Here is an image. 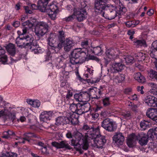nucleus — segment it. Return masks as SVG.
Returning a JSON list of instances; mask_svg holds the SVG:
<instances>
[{
  "mask_svg": "<svg viewBox=\"0 0 157 157\" xmlns=\"http://www.w3.org/2000/svg\"><path fill=\"white\" fill-rule=\"evenodd\" d=\"M144 101L148 106L157 107V98L154 96L148 95L145 98Z\"/></svg>",
  "mask_w": 157,
  "mask_h": 157,
  "instance_id": "12",
  "label": "nucleus"
},
{
  "mask_svg": "<svg viewBox=\"0 0 157 157\" xmlns=\"http://www.w3.org/2000/svg\"><path fill=\"white\" fill-rule=\"evenodd\" d=\"M87 51L88 55L94 54L96 55L100 56L101 55L103 52L101 48L99 46L95 47H91L89 48Z\"/></svg>",
  "mask_w": 157,
  "mask_h": 157,
  "instance_id": "17",
  "label": "nucleus"
},
{
  "mask_svg": "<svg viewBox=\"0 0 157 157\" xmlns=\"http://www.w3.org/2000/svg\"><path fill=\"white\" fill-rule=\"evenodd\" d=\"M86 138L84 139L83 140V141H81V144L79 146V148H77V151H79L80 150L81 148L82 147L83 149L85 150H87L88 147V140H90V138L86 137Z\"/></svg>",
  "mask_w": 157,
  "mask_h": 157,
  "instance_id": "27",
  "label": "nucleus"
},
{
  "mask_svg": "<svg viewBox=\"0 0 157 157\" xmlns=\"http://www.w3.org/2000/svg\"><path fill=\"white\" fill-rule=\"evenodd\" d=\"M135 57L139 61H142L145 60L146 55L142 52H138L135 55Z\"/></svg>",
  "mask_w": 157,
  "mask_h": 157,
  "instance_id": "36",
  "label": "nucleus"
},
{
  "mask_svg": "<svg viewBox=\"0 0 157 157\" xmlns=\"http://www.w3.org/2000/svg\"><path fill=\"white\" fill-rule=\"evenodd\" d=\"M0 61L4 63L7 61V57L6 55H4L0 58Z\"/></svg>",
  "mask_w": 157,
  "mask_h": 157,
  "instance_id": "60",
  "label": "nucleus"
},
{
  "mask_svg": "<svg viewBox=\"0 0 157 157\" xmlns=\"http://www.w3.org/2000/svg\"><path fill=\"white\" fill-rule=\"evenodd\" d=\"M90 139L93 140L94 146H96L98 148H102L103 145L106 142L105 137L101 135L100 132L99 135Z\"/></svg>",
  "mask_w": 157,
  "mask_h": 157,
  "instance_id": "10",
  "label": "nucleus"
},
{
  "mask_svg": "<svg viewBox=\"0 0 157 157\" xmlns=\"http://www.w3.org/2000/svg\"><path fill=\"white\" fill-rule=\"evenodd\" d=\"M6 117H8L13 122L15 120L16 118L15 114L14 113H10L9 111V113H8V114Z\"/></svg>",
  "mask_w": 157,
  "mask_h": 157,
  "instance_id": "49",
  "label": "nucleus"
},
{
  "mask_svg": "<svg viewBox=\"0 0 157 157\" xmlns=\"http://www.w3.org/2000/svg\"><path fill=\"white\" fill-rule=\"evenodd\" d=\"M27 103L33 107H39L40 105V101L38 100H33L31 99H27Z\"/></svg>",
  "mask_w": 157,
  "mask_h": 157,
  "instance_id": "29",
  "label": "nucleus"
},
{
  "mask_svg": "<svg viewBox=\"0 0 157 157\" xmlns=\"http://www.w3.org/2000/svg\"><path fill=\"white\" fill-rule=\"evenodd\" d=\"M135 79L137 80L139 82L143 83L145 81V78L142 75L140 72L136 73L134 75Z\"/></svg>",
  "mask_w": 157,
  "mask_h": 157,
  "instance_id": "32",
  "label": "nucleus"
},
{
  "mask_svg": "<svg viewBox=\"0 0 157 157\" xmlns=\"http://www.w3.org/2000/svg\"><path fill=\"white\" fill-rule=\"evenodd\" d=\"M90 4V2L89 0H83V2L81 3V5H82L84 7L89 5Z\"/></svg>",
  "mask_w": 157,
  "mask_h": 157,
  "instance_id": "57",
  "label": "nucleus"
},
{
  "mask_svg": "<svg viewBox=\"0 0 157 157\" xmlns=\"http://www.w3.org/2000/svg\"><path fill=\"white\" fill-rule=\"evenodd\" d=\"M57 7L54 4L50 5L46 10L47 12L57 13Z\"/></svg>",
  "mask_w": 157,
  "mask_h": 157,
  "instance_id": "38",
  "label": "nucleus"
},
{
  "mask_svg": "<svg viewBox=\"0 0 157 157\" xmlns=\"http://www.w3.org/2000/svg\"><path fill=\"white\" fill-rule=\"evenodd\" d=\"M89 42L88 40L87 39L83 40L81 42V45L82 49H85V52L87 53L88 55V50L89 49Z\"/></svg>",
  "mask_w": 157,
  "mask_h": 157,
  "instance_id": "34",
  "label": "nucleus"
},
{
  "mask_svg": "<svg viewBox=\"0 0 157 157\" xmlns=\"http://www.w3.org/2000/svg\"><path fill=\"white\" fill-rule=\"evenodd\" d=\"M65 51H69L75 45V43L70 38H67L63 44Z\"/></svg>",
  "mask_w": 157,
  "mask_h": 157,
  "instance_id": "16",
  "label": "nucleus"
},
{
  "mask_svg": "<svg viewBox=\"0 0 157 157\" xmlns=\"http://www.w3.org/2000/svg\"><path fill=\"white\" fill-rule=\"evenodd\" d=\"M9 113V111L7 109H4V110H2L0 111V116H7Z\"/></svg>",
  "mask_w": 157,
  "mask_h": 157,
  "instance_id": "56",
  "label": "nucleus"
},
{
  "mask_svg": "<svg viewBox=\"0 0 157 157\" xmlns=\"http://www.w3.org/2000/svg\"><path fill=\"white\" fill-rule=\"evenodd\" d=\"M66 136L67 138L69 139H71L73 137L71 132L70 131L68 130L67 131V132L66 133Z\"/></svg>",
  "mask_w": 157,
  "mask_h": 157,
  "instance_id": "62",
  "label": "nucleus"
},
{
  "mask_svg": "<svg viewBox=\"0 0 157 157\" xmlns=\"http://www.w3.org/2000/svg\"><path fill=\"white\" fill-rule=\"evenodd\" d=\"M126 63L127 64L132 63L134 62V58L131 56H128L124 58Z\"/></svg>",
  "mask_w": 157,
  "mask_h": 157,
  "instance_id": "45",
  "label": "nucleus"
},
{
  "mask_svg": "<svg viewBox=\"0 0 157 157\" xmlns=\"http://www.w3.org/2000/svg\"><path fill=\"white\" fill-rule=\"evenodd\" d=\"M150 122L147 121L143 120L140 123L141 129L142 130H144L146 129L147 128L149 127Z\"/></svg>",
  "mask_w": 157,
  "mask_h": 157,
  "instance_id": "35",
  "label": "nucleus"
},
{
  "mask_svg": "<svg viewBox=\"0 0 157 157\" xmlns=\"http://www.w3.org/2000/svg\"><path fill=\"white\" fill-rule=\"evenodd\" d=\"M52 145L57 148H65L69 149H71L70 146L65 140L61 141L59 143L53 142L52 143Z\"/></svg>",
  "mask_w": 157,
  "mask_h": 157,
  "instance_id": "19",
  "label": "nucleus"
},
{
  "mask_svg": "<svg viewBox=\"0 0 157 157\" xmlns=\"http://www.w3.org/2000/svg\"><path fill=\"white\" fill-rule=\"evenodd\" d=\"M75 17H76L78 21H82L86 18L87 13L84 9L80 10L74 12Z\"/></svg>",
  "mask_w": 157,
  "mask_h": 157,
  "instance_id": "14",
  "label": "nucleus"
},
{
  "mask_svg": "<svg viewBox=\"0 0 157 157\" xmlns=\"http://www.w3.org/2000/svg\"><path fill=\"white\" fill-rule=\"evenodd\" d=\"M75 17L74 13L72 15H70L67 17H65L64 18V20L66 21H69L73 20Z\"/></svg>",
  "mask_w": 157,
  "mask_h": 157,
  "instance_id": "54",
  "label": "nucleus"
},
{
  "mask_svg": "<svg viewBox=\"0 0 157 157\" xmlns=\"http://www.w3.org/2000/svg\"><path fill=\"white\" fill-rule=\"evenodd\" d=\"M82 129L86 131L85 137L90 138H93L95 137L99 134V126L94 127H90L87 124H84L82 127Z\"/></svg>",
  "mask_w": 157,
  "mask_h": 157,
  "instance_id": "6",
  "label": "nucleus"
},
{
  "mask_svg": "<svg viewBox=\"0 0 157 157\" xmlns=\"http://www.w3.org/2000/svg\"><path fill=\"white\" fill-rule=\"evenodd\" d=\"M134 42V45L137 47L142 46L147 47L146 41L144 40H137Z\"/></svg>",
  "mask_w": 157,
  "mask_h": 157,
  "instance_id": "37",
  "label": "nucleus"
},
{
  "mask_svg": "<svg viewBox=\"0 0 157 157\" xmlns=\"http://www.w3.org/2000/svg\"><path fill=\"white\" fill-rule=\"evenodd\" d=\"M6 49L9 54L13 56L16 54V50L15 45L12 43H9L6 47Z\"/></svg>",
  "mask_w": 157,
  "mask_h": 157,
  "instance_id": "24",
  "label": "nucleus"
},
{
  "mask_svg": "<svg viewBox=\"0 0 157 157\" xmlns=\"http://www.w3.org/2000/svg\"><path fill=\"white\" fill-rule=\"evenodd\" d=\"M74 136L76 139L78 141H79L81 142V141H83V137L82 134L78 132H75Z\"/></svg>",
  "mask_w": 157,
  "mask_h": 157,
  "instance_id": "39",
  "label": "nucleus"
},
{
  "mask_svg": "<svg viewBox=\"0 0 157 157\" xmlns=\"http://www.w3.org/2000/svg\"><path fill=\"white\" fill-rule=\"evenodd\" d=\"M107 13L105 16V17L109 20H112L117 15V8L116 6H113L110 4H107Z\"/></svg>",
  "mask_w": 157,
  "mask_h": 157,
  "instance_id": "8",
  "label": "nucleus"
},
{
  "mask_svg": "<svg viewBox=\"0 0 157 157\" xmlns=\"http://www.w3.org/2000/svg\"><path fill=\"white\" fill-rule=\"evenodd\" d=\"M107 57L110 59H112L116 55V50L113 48H110L107 50L105 52Z\"/></svg>",
  "mask_w": 157,
  "mask_h": 157,
  "instance_id": "28",
  "label": "nucleus"
},
{
  "mask_svg": "<svg viewBox=\"0 0 157 157\" xmlns=\"http://www.w3.org/2000/svg\"><path fill=\"white\" fill-rule=\"evenodd\" d=\"M146 116L153 121L157 122V109H148L146 112Z\"/></svg>",
  "mask_w": 157,
  "mask_h": 157,
  "instance_id": "13",
  "label": "nucleus"
},
{
  "mask_svg": "<svg viewBox=\"0 0 157 157\" xmlns=\"http://www.w3.org/2000/svg\"><path fill=\"white\" fill-rule=\"evenodd\" d=\"M124 67V65L121 63H116L112 66V68L115 72L121 71Z\"/></svg>",
  "mask_w": 157,
  "mask_h": 157,
  "instance_id": "26",
  "label": "nucleus"
},
{
  "mask_svg": "<svg viewBox=\"0 0 157 157\" xmlns=\"http://www.w3.org/2000/svg\"><path fill=\"white\" fill-rule=\"evenodd\" d=\"M24 8L25 10V13L26 14H31L33 13L32 11L29 10L28 6H24Z\"/></svg>",
  "mask_w": 157,
  "mask_h": 157,
  "instance_id": "61",
  "label": "nucleus"
},
{
  "mask_svg": "<svg viewBox=\"0 0 157 157\" xmlns=\"http://www.w3.org/2000/svg\"><path fill=\"white\" fill-rule=\"evenodd\" d=\"M103 104L104 106L106 107L108 106L110 104V101H109V98L106 97L103 99Z\"/></svg>",
  "mask_w": 157,
  "mask_h": 157,
  "instance_id": "48",
  "label": "nucleus"
},
{
  "mask_svg": "<svg viewBox=\"0 0 157 157\" xmlns=\"http://www.w3.org/2000/svg\"><path fill=\"white\" fill-rule=\"evenodd\" d=\"M79 115L80 114L75 112L69 113L67 117L69 119V123L70 122L72 124H78V123Z\"/></svg>",
  "mask_w": 157,
  "mask_h": 157,
  "instance_id": "15",
  "label": "nucleus"
},
{
  "mask_svg": "<svg viewBox=\"0 0 157 157\" xmlns=\"http://www.w3.org/2000/svg\"><path fill=\"white\" fill-rule=\"evenodd\" d=\"M31 7L32 8V9L33 10H40V11H41L42 12H44V11H42V8L40 6V5L38 4V5L37 6H36L35 4H32L31 5Z\"/></svg>",
  "mask_w": 157,
  "mask_h": 157,
  "instance_id": "51",
  "label": "nucleus"
},
{
  "mask_svg": "<svg viewBox=\"0 0 157 157\" xmlns=\"http://www.w3.org/2000/svg\"><path fill=\"white\" fill-rule=\"evenodd\" d=\"M51 52L50 51H48L46 55L45 61H48L51 58V56H50Z\"/></svg>",
  "mask_w": 157,
  "mask_h": 157,
  "instance_id": "63",
  "label": "nucleus"
},
{
  "mask_svg": "<svg viewBox=\"0 0 157 157\" xmlns=\"http://www.w3.org/2000/svg\"><path fill=\"white\" fill-rule=\"evenodd\" d=\"M148 75L152 79L155 78L157 80V72L153 70L150 71L148 73Z\"/></svg>",
  "mask_w": 157,
  "mask_h": 157,
  "instance_id": "42",
  "label": "nucleus"
},
{
  "mask_svg": "<svg viewBox=\"0 0 157 157\" xmlns=\"http://www.w3.org/2000/svg\"><path fill=\"white\" fill-rule=\"evenodd\" d=\"M105 0H95L94 3V10L95 12L98 14H100L103 17H105L104 11L107 5H106Z\"/></svg>",
  "mask_w": 157,
  "mask_h": 157,
  "instance_id": "5",
  "label": "nucleus"
},
{
  "mask_svg": "<svg viewBox=\"0 0 157 157\" xmlns=\"http://www.w3.org/2000/svg\"><path fill=\"white\" fill-rule=\"evenodd\" d=\"M122 115L125 119H129L131 118V113L130 111L123 113Z\"/></svg>",
  "mask_w": 157,
  "mask_h": 157,
  "instance_id": "50",
  "label": "nucleus"
},
{
  "mask_svg": "<svg viewBox=\"0 0 157 157\" xmlns=\"http://www.w3.org/2000/svg\"><path fill=\"white\" fill-rule=\"evenodd\" d=\"M70 62L72 64L82 63L86 60L87 55L85 51L74 50L71 53Z\"/></svg>",
  "mask_w": 157,
  "mask_h": 157,
  "instance_id": "2",
  "label": "nucleus"
},
{
  "mask_svg": "<svg viewBox=\"0 0 157 157\" xmlns=\"http://www.w3.org/2000/svg\"><path fill=\"white\" fill-rule=\"evenodd\" d=\"M16 43L18 46L21 48H27L28 46H30V48L31 49L33 46L37 47V46H38L36 41H34L33 38L29 35L21 38L17 37L16 40Z\"/></svg>",
  "mask_w": 157,
  "mask_h": 157,
  "instance_id": "3",
  "label": "nucleus"
},
{
  "mask_svg": "<svg viewBox=\"0 0 157 157\" xmlns=\"http://www.w3.org/2000/svg\"><path fill=\"white\" fill-rule=\"evenodd\" d=\"M74 98L79 102H86L89 101L91 95L89 92L86 91L81 92L78 94H76L74 95Z\"/></svg>",
  "mask_w": 157,
  "mask_h": 157,
  "instance_id": "9",
  "label": "nucleus"
},
{
  "mask_svg": "<svg viewBox=\"0 0 157 157\" xmlns=\"http://www.w3.org/2000/svg\"><path fill=\"white\" fill-rule=\"evenodd\" d=\"M154 130L153 129H151L149 130L147 132V136L148 138L153 139L155 138V136L154 135Z\"/></svg>",
  "mask_w": 157,
  "mask_h": 157,
  "instance_id": "43",
  "label": "nucleus"
},
{
  "mask_svg": "<svg viewBox=\"0 0 157 157\" xmlns=\"http://www.w3.org/2000/svg\"><path fill=\"white\" fill-rule=\"evenodd\" d=\"M48 13V15L52 19V20H54L55 19L56 17V14L57 13H54V12H47Z\"/></svg>",
  "mask_w": 157,
  "mask_h": 157,
  "instance_id": "55",
  "label": "nucleus"
},
{
  "mask_svg": "<svg viewBox=\"0 0 157 157\" xmlns=\"http://www.w3.org/2000/svg\"><path fill=\"white\" fill-rule=\"evenodd\" d=\"M34 24V22L32 20H28L25 22L22 23L23 26L27 27L28 28H31Z\"/></svg>",
  "mask_w": 157,
  "mask_h": 157,
  "instance_id": "40",
  "label": "nucleus"
},
{
  "mask_svg": "<svg viewBox=\"0 0 157 157\" xmlns=\"http://www.w3.org/2000/svg\"><path fill=\"white\" fill-rule=\"evenodd\" d=\"M154 49H152L151 47L150 49L151 52L150 53V56L152 58H154L157 60V50Z\"/></svg>",
  "mask_w": 157,
  "mask_h": 157,
  "instance_id": "44",
  "label": "nucleus"
},
{
  "mask_svg": "<svg viewBox=\"0 0 157 157\" xmlns=\"http://www.w3.org/2000/svg\"><path fill=\"white\" fill-rule=\"evenodd\" d=\"M113 142L118 145H122L124 140V137L122 133H115L113 138Z\"/></svg>",
  "mask_w": 157,
  "mask_h": 157,
  "instance_id": "11",
  "label": "nucleus"
},
{
  "mask_svg": "<svg viewBox=\"0 0 157 157\" xmlns=\"http://www.w3.org/2000/svg\"><path fill=\"white\" fill-rule=\"evenodd\" d=\"M137 138L136 135L134 134L129 136L127 142L128 145L129 147H132L134 145L135 142L137 140Z\"/></svg>",
  "mask_w": 157,
  "mask_h": 157,
  "instance_id": "23",
  "label": "nucleus"
},
{
  "mask_svg": "<svg viewBox=\"0 0 157 157\" xmlns=\"http://www.w3.org/2000/svg\"><path fill=\"white\" fill-rule=\"evenodd\" d=\"M49 0H39L38 3L41 7L42 11L44 12L46 10V7Z\"/></svg>",
  "mask_w": 157,
  "mask_h": 157,
  "instance_id": "33",
  "label": "nucleus"
},
{
  "mask_svg": "<svg viewBox=\"0 0 157 157\" xmlns=\"http://www.w3.org/2000/svg\"><path fill=\"white\" fill-rule=\"evenodd\" d=\"M81 143L79 141L76 140H74L72 139L71 140V145L74 146L77 149V148H79V146L81 145Z\"/></svg>",
  "mask_w": 157,
  "mask_h": 157,
  "instance_id": "46",
  "label": "nucleus"
},
{
  "mask_svg": "<svg viewBox=\"0 0 157 157\" xmlns=\"http://www.w3.org/2000/svg\"><path fill=\"white\" fill-rule=\"evenodd\" d=\"M33 52L35 54H38L42 53L44 51L43 49L41 48H34L32 49Z\"/></svg>",
  "mask_w": 157,
  "mask_h": 157,
  "instance_id": "53",
  "label": "nucleus"
},
{
  "mask_svg": "<svg viewBox=\"0 0 157 157\" xmlns=\"http://www.w3.org/2000/svg\"><path fill=\"white\" fill-rule=\"evenodd\" d=\"M139 143L142 146L146 145L148 141L147 136L146 134L141 133L136 135Z\"/></svg>",
  "mask_w": 157,
  "mask_h": 157,
  "instance_id": "20",
  "label": "nucleus"
},
{
  "mask_svg": "<svg viewBox=\"0 0 157 157\" xmlns=\"http://www.w3.org/2000/svg\"><path fill=\"white\" fill-rule=\"evenodd\" d=\"M126 11V8L124 7H120L119 10V13H117L118 14L120 15L123 14Z\"/></svg>",
  "mask_w": 157,
  "mask_h": 157,
  "instance_id": "59",
  "label": "nucleus"
},
{
  "mask_svg": "<svg viewBox=\"0 0 157 157\" xmlns=\"http://www.w3.org/2000/svg\"><path fill=\"white\" fill-rule=\"evenodd\" d=\"M128 105L130 107V108L131 109L132 111L135 112H137L138 107L137 106V105H135L133 103H132V102H130L129 103Z\"/></svg>",
  "mask_w": 157,
  "mask_h": 157,
  "instance_id": "47",
  "label": "nucleus"
},
{
  "mask_svg": "<svg viewBox=\"0 0 157 157\" xmlns=\"http://www.w3.org/2000/svg\"><path fill=\"white\" fill-rule=\"evenodd\" d=\"M125 78V76L124 74H120L114 76V81L116 83H121L124 81Z\"/></svg>",
  "mask_w": 157,
  "mask_h": 157,
  "instance_id": "31",
  "label": "nucleus"
},
{
  "mask_svg": "<svg viewBox=\"0 0 157 157\" xmlns=\"http://www.w3.org/2000/svg\"><path fill=\"white\" fill-rule=\"evenodd\" d=\"M101 126L109 132H113L117 128L116 125L109 118L104 120L101 123Z\"/></svg>",
  "mask_w": 157,
  "mask_h": 157,
  "instance_id": "7",
  "label": "nucleus"
},
{
  "mask_svg": "<svg viewBox=\"0 0 157 157\" xmlns=\"http://www.w3.org/2000/svg\"><path fill=\"white\" fill-rule=\"evenodd\" d=\"M57 36L55 34L51 33L48 38V44L52 47V50L57 52L62 47L63 44L65 40L64 32L63 31H59Z\"/></svg>",
  "mask_w": 157,
  "mask_h": 157,
  "instance_id": "1",
  "label": "nucleus"
},
{
  "mask_svg": "<svg viewBox=\"0 0 157 157\" xmlns=\"http://www.w3.org/2000/svg\"><path fill=\"white\" fill-rule=\"evenodd\" d=\"M17 154L11 152H6L2 154L0 157H17Z\"/></svg>",
  "mask_w": 157,
  "mask_h": 157,
  "instance_id": "41",
  "label": "nucleus"
},
{
  "mask_svg": "<svg viewBox=\"0 0 157 157\" xmlns=\"http://www.w3.org/2000/svg\"><path fill=\"white\" fill-rule=\"evenodd\" d=\"M80 103L75 104L73 103L70 104L69 109L72 113H75L79 114L80 110Z\"/></svg>",
  "mask_w": 157,
  "mask_h": 157,
  "instance_id": "25",
  "label": "nucleus"
},
{
  "mask_svg": "<svg viewBox=\"0 0 157 157\" xmlns=\"http://www.w3.org/2000/svg\"><path fill=\"white\" fill-rule=\"evenodd\" d=\"M148 85L151 88V92L157 97V84L154 82H150Z\"/></svg>",
  "mask_w": 157,
  "mask_h": 157,
  "instance_id": "30",
  "label": "nucleus"
},
{
  "mask_svg": "<svg viewBox=\"0 0 157 157\" xmlns=\"http://www.w3.org/2000/svg\"><path fill=\"white\" fill-rule=\"evenodd\" d=\"M25 138H26L28 139H29V138L35 136L33 133L31 132H28L25 134Z\"/></svg>",
  "mask_w": 157,
  "mask_h": 157,
  "instance_id": "58",
  "label": "nucleus"
},
{
  "mask_svg": "<svg viewBox=\"0 0 157 157\" xmlns=\"http://www.w3.org/2000/svg\"><path fill=\"white\" fill-rule=\"evenodd\" d=\"M69 123V119L67 117L62 116L58 117L56 119L55 124L58 126Z\"/></svg>",
  "mask_w": 157,
  "mask_h": 157,
  "instance_id": "21",
  "label": "nucleus"
},
{
  "mask_svg": "<svg viewBox=\"0 0 157 157\" xmlns=\"http://www.w3.org/2000/svg\"><path fill=\"white\" fill-rule=\"evenodd\" d=\"M125 24L128 27H134L135 26L134 21H128L125 23Z\"/></svg>",
  "mask_w": 157,
  "mask_h": 157,
  "instance_id": "52",
  "label": "nucleus"
},
{
  "mask_svg": "<svg viewBox=\"0 0 157 157\" xmlns=\"http://www.w3.org/2000/svg\"><path fill=\"white\" fill-rule=\"evenodd\" d=\"M80 110L79 112V114H82L89 111L90 109L91 106L89 103H86L82 105L80 103Z\"/></svg>",
  "mask_w": 157,
  "mask_h": 157,
  "instance_id": "22",
  "label": "nucleus"
},
{
  "mask_svg": "<svg viewBox=\"0 0 157 157\" xmlns=\"http://www.w3.org/2000/svg\"><path fill=\"white\" fill-rule=\"evenodd\" d=\"M52 114L53 112L51 111L43 112L40 116V119L41 121L47 122L51 119Z\"/></svg>",
  "mask_w": 157,
  "mask_h": 157,
  "instance_id": "18",
  "label": "nucleus"
},
{
  "mask_svg": "<svg viewBox=\"0 0 157 157\" xmlns=\"http://www.w3.org/2000/svg\"><path fill=\"white\" fill-rule=\"evenodd\" d=\"M151 47L152 48V49H155L157 50V41H155L153 42L151 44Z\"/></svg>",
  "mask_w": 157,
  "mask_h": 157,
  "instance_id": "64",
  "label": "nucleus"
},
{
  "mask_svg": "<svg viewBox=\"0 0 157 157\" xmlns=\"http://www.w3.org/2000/svg\"><path fill=\"white\" fill-rule=\"evenodd\" d=\"M49 28V25L47 23L40 21L36 24L34 32L37 36H42L48 32Z\"/></svg>",
  "mask_w": 157,
  "mask_h": 157,
  "instance_id": "4",
  "label": "nucleus"
}]
</instances>
